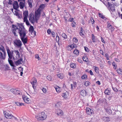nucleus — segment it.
Listing matches in <instances>:
<instances>
[{
    "mask_svg": "<svg viewBox=\"0 0 122 122\" xmlns=\"http://www.w3.org/2000/svg\"><path fill=\"white\" fill-rule=\"evenodd\" d=\"M23 15L24 16L23 20H27V17L28 16V12L27 11H24L23 12Z\"/></svg>",
    "mask_w": 122,
    "mask_h": 122,
    "instance_id": "nucleus-11",
    "label": "nucleus"
},
{
    "mask_svg": "<svg viewBox=\"0 0 122 122\" xmlns=\"http://www.w3.org/2000/svg\"><path fill=\"white\" fill-rule=\"evenodd\" d=\"M104 93L107 95H109L110 94V92L108 89H106L105 90Z\"/></svg>",
    "mask_w": 122,
    "mask_h": 122,
    "instance_id": "nucleus-27",
    "label": "nucleus"
},
{
    "mask_svg": "<svg viewBox=\"0 0 122 122\" xmlns=\"http://www.w3.org/2000/svg\"><path fill=\"white\" fill-rule=\"evenodd\" d=\"M107 27L110 30H111L113 28L112 26L110 24L108 23V22L107 23Z\"/></svg>",
    "mask_w": 122,
    "mask_h": 122,
    "instance_id": "nucleus-29",
    "label": "nucleus"
},
{
    "mask_svg": "<svg viewBox=\"0 0 122 122\" xmlns=\"http://www.w3.org/2000/svg\"><path fill=\"white\" fill-rule=\"evenodd\" d=\"M86 110L87 114L90 115H91L93 112V110L87 107L86 108Z\"/></svg>",
    "mask_w": 122,
    "mask_h": 122,
    "instance_id": "nucleus-10",
    "label": "nucleus"
},
{
    "mask_svg": "<svg viewBox=\"0 0 122 122\" xmlns=\"http://www.w3.org/2000/svg\"><path fill=\"white\" fill-rule=\"evenodd\" d=\"M51 30L49 29L48 30H47V32L49 34H50L51 33Z\"/></svg>",
    "mask_w": 122,
    "mask_h": 122,
    "instance_id": "nucleus-63",
    "label": "nucleus"
},
{
    "mask_svg": "<svg viewBox=\"0 0 122 122\" xmlns=\"http://www.w3.org/2000/svg\"><path fill=\"white\" fill-rule=\"evenodd\" d=\"M13 8L15 10H17L19 8V5L18 2L16 1H15L13 4Z\"/></svg>",
    "mask_w": 122,
    "mask_h": 122,
    "instance_id": "nucleus-13",
    "label": "nucleus"
},
{
    "mask_svg": "<svg viewBox=\"0 0 122 122\" xmlns=\"http://www.w3.org/2000/svg\"><path fill=\"white\" fill-rule=\"evenodd\" d=\"M75 22H73V23L72 24V25L73 27H74L75 26Z\"/></svg>",
    "mask_w": 122,
    "mask_h": 122,
    "instance_id": "nucleus-58",
    "label": "nucleus"
},
{
    "mask_svg": "<svg viewBox=\"0 0 122 122\" xmlns=\"http://www.w3.org/2000/svg\"><path fill=\"white\" fill-rule=\"evenodd\" d=\"M70 66L71 68H74L76 67L74 63L71 64Z\"/></svg>",
    "mask_w": 122,
    "mask_h": 122,
    "instance_id": "nucleus-43",
    "label": "nucleus"
},
{
    "mask_svg": "<svg viewBox=\"0 0 122 122\" xmlns=\"http://www.w3.org/2000/svg\"><path fill=\"white\" fill-rule=\"evenodd\" d=\"M84 30H83L82 28H81V30L80 32V34L82 36H84Z\"/></svg>",
    "mask_w": 122,
    "mask_h": 122,
    "instance_id": "nucleus-24",
    "label": "nucleus"
},
{
    "mask_svg": "<svg viewBox=\"0 0 122 122\" xmlns=\"http://www.w3.org/2000/svg\"><path fill=\"white\" fill-rule=\"evenodd\" d=\"M17 24L19 27V33L20 37H25L26 34L27 33V31L22 24L18 23Z\"/></svg>",
    "mask_w": 122,
    "mask_h": 122,
    "instance_id": "nucleus-2",
    "label": "nucleus"
},
{
    "mask_svg": "<svg viewBox=\"0 0 122 122\" xmlns=\"http://www.w3.org/2000/svg\"><path fill=\"white\" fill-rule=\"evenodd\" d=\"M99 16L100 17H101L102 18V19H104V16L101 14H99Z\"/></svg>",
    "mask_w": 122,
    "mask_h": 122,
    "instance_id": "nucleus-48",
    "label": "nucleus"
},
{
    "mask_svg": "<svg viewBox=\"0 0 122 122\" xmlns=\"http://www.w3.org/2000/svg\"><path fill=\"white\" fill-rule=\"evenodd\" d=\"M96 83L98 85H100V81H98L96 82Z\"/></svg>",
    "mask_w": 122,
    "mask_h": 122,
    "instance_id": "nucleus-62",
    "label": "nucleus"
},
{
    "mask_svg": "<svg viewBox=\"0 0 122 122\" xmlns=\"http://www.w3.org/2000/svg\"><path fill=\"white\" fill-rule=\"evenodd\" d=\"M36 32L34 30L33 27L31 25V34L32 35L31 37H34L36 35Z\"/></svg>",
    "mask_w": 122,
    "mask_h": 122,
    "instance_id": "nucleus-8",
    "label": "nucleus"
},
{
    "mask_svg": "<svg viewBox=\"0 0 122 122\" xmlns=\"http://www.w3.org/2000/svg\"><path fill=\"white\" fill-rule=\"evenodd\" d=\"M79 53V51L77 49H75L73 51L74 53L76 55H78Z\"/></svg>",
    "mask_w": 122,
    "mask_h": 122,
    "instance_id": "nucleus-35",
    "label": "nucleus"
},
{
    "mask_svg": "<svg viewBox=\"0 0 122 122\" xmlns=\"http://www.w3.org/2000/svg\"><path fill=\"white\" fill-rule=\"evenodd\" d=\"M8 61L10 64L11 66H13V67L15 66L14 65L13 62L12 60H9V59H8ZM13 69H15V68H14V67H13Z\"/></svg>",
    "mask_w": 122,
    "mask_h": 122,
    "instance_id": "nucleus-17",
    "label": "nucleus"
},
{
    "mask_svg": "<svg viewBox=\"0 0 122 122\" xmlns=\"http://www.w3.org/2000/svg\"><path fill=\"white\" fill-rule=\"evenodd\" d=\"M15 14L16 15H19V13L16 10L15 11Z\"/></svg>",
    "mask_w": 122,
    "mask_h": 122,
    "instance_id": "nucleus-53",
    "label": "nucleus"
},
{
    "mask_svg": "<svg viewBox=\"0 0 122 122\" xmlns=\"http://www.w3.org/2000/svg\"><path fill=\"white\" fill-rule=\"evenodd\" d=\"M58 76L61 79H62L63 77V74H58Z\"/></svg>",
    "mask_w": 122,
    "mask_h": 122,
    "instance_id": "nucleus-37",
    "label": "nucleus"
},
{
    "mask_svg": "<svg viewBox=\"0 0 122 122\" xmlns=\"http://www.w3.org/2000/svg\"><path fill=\"white\" fill-rule=\"evenodd\" d=\"M90 20H91V22H91V23L92 24H93L94 23V21L93 19V18H91Z\"/></svg>",
    "mask_w": 122,
    "mask_h": 122,
    "instance_id": "nucleus-50",
    "label": "nucleus"
},
{
    "mask_svg": "<svg viewBox=\"0 0 122 122\" xmlns=\"http://www.w3.org/2000/svg\"><path fill=\"white\" fill-rule=\"evenodd\" d=\"M115 60L117 62H120V60L117 58H115Z\"/></svg>",
    "mask_w": 122,
    "mask_h": 122,
    "instance_id": "nucleus-61",
    "label": "nucleus"
},
{
    "mask_svg": "<svg viewBox=\"0 0 122 122\" xmlns=\"http://www.w3.org/2000/svg\"><path fill=\"white\" fill-rule=\"evenodd\" d=\"M69 47H70L71 49H72L74 48H76L77 46L76 44H74L70 45V46H69Z\"/></svg>",
    "mask_w": 122,
    "mask_h": 122,
    "instance_id": "nucleus-31",
    "label": "nucleus"
},
{
    "mask_svg": "<svg viewBox=\"0 0 122 122\" xmlns=\"http://www.w3.org/2000/svg\"><path fill=\"white\" fill-rule=\"evenodd\" d=\"M41 116L42 121L45 120L47 118V116L46 114L44 112H42L41 113Z\"/></svg>",
    "mask_w": 122,
    "mask_h": 122,
    "instance_id": "nucleus-12",
    "label": "nucleus"
},
{
    "mask_svg": "<svg viewBox=\"0 0 122 122\" xmlns=\"http://www.w3.org/2000/svg\"><path fill=\"white\" fill-rule=\"evenodd\" d=\"M73 41L75 43H76L77 42L78 40L77 38H74L73 39Z\"/></svg>",
    "mask_w": 122,
    "mask_h": 122,
    "instance_id": "nucleus-47",
    "label": "nucleus"
},
{
    "mask_svg": "<svg viewBox=\"0 0 122 122\" xmlns=\"http://www.w3.org/2000/svg\"><path fill=\"white\" fill-rule=\"evenodd\" d=\"M22 61V59H20L16 61L15 62L16 65V66H18L21 63V61Z\"/></svg>",
    "mask_w": 122,
    "mask_h": 122,
    "instance_id": "nucleus-20",
    "label": "nucleus"
},
{
    "mask_svg": "<svg viewBox=\"0 0 122 122\" xmlns=\"http://www.w3.org/2000/svg\"><path fill=\"white\" fill-rule=\"evenodd\" d=\"M117 72L119 74L121 75H122V70L120 69V68L117 69Z\"/></svg>",
    "mask_w": 122,
    "mask_h": 122,
    "instance_id": "nucleus-28",
    "label": "nucleus"
},
{
    "mask_svg": "<svg viewBox=\"0 0 122 122\" xmlns=\"http://www.w3.org/2000/svg\"><path fill=\"white\" fill-rule=\"evenodd\" d=\"M106 111L108 114L112 113V111L110 107H108Z\"/></svg>",
    "mask_w": 122,
    "mask_h": 122,
    "instance_id": "nucleus-23",
    "label": "nucleus"
},
{
    "mask_svg": "<svg viewBox=\"0 0 122 122\" xmlns=\"http://www.w3.org/2000/svg\"><path fill=\"white\" fill-rule=\"evenodd\" d=\"M85 48V50L86 52H88L89 51V49L87 48L86 47H84Z\"/></svg>",
    "mask_w": 122,
    "mask_h": 122,
    "instance_id": "nucleus-52",
    "label": "nucleus"
},
{
    "mask_svg": "<svg viewBox=\"0 0 122 122\" xmlns=\"http://www.w3.org/2000/svg\"><path fill=\"white\" fill-rule=\"evenodd\" d=\"M5 49L7 51L9 58L10 59H12V58L14 59V56L13 54V51H11L9 48L7 46H6Z\"/></svg>",
    "mask_w": 122,
    "mask_h": 122,
    "instance_id": "nucleus-3",
    "label": "nucleus"
},
{
    "mask_svg": "<svg viewBox=\"0 0 122 122\" xmlns=\"http://www.w3.org/2000/svg\"><path fill=\"white\" fill-rule=\"evenodd\" d=\"M14 43L15 45H16L19 48L21 49V47L22 43L21 41L19 40L16 39L14 41Z\"/></svg>",
    "mask_w": 122,
    "mask_h": 122,
    "instance_id": "nucleus-4",
    "label": "nucleus"
},
{
    "mask_svg": "<svg viewBox=\"0 0 122 122\" xmlns=\"http://www.w3.org/2000/svg\"><path fill=\"white\" fill-rule=\"evenodd\" d=\"M19 70H20V75L22 76V75L23 73L22 71L23 70V68L22 67H19L18 68Z\"/></svg>",
    "mask_w": 122,
    "mask_h": 122,
    "instance_id": "nucleus-26",
    "label": "nucleus"
},
{
    "mask_svg": "<svg viewBox=\"0 0 122 122\" xmlns=\"http://www.w3.org/2000/svg\"><path fill=\"white\" fill-rule=\"evenodd\" d=\"M80 93L81 95L83 96H85L87 94L86 92L84 90H83L81 91Z\"/></svg>",
    "mask_w": 122,
    "mask_h": 122,
    "instance_id": "nucleus-18",
    "label": "nucleus"
},
{
    "mask_svg": "<svg viewBox=\"0 0 122 122\" xmlns=\"http://www.w3.org/2000/svg\"><path fill=\"white\" fill-rule=\"evenodd\" d=\"M15 103L17 106H20L25 105L24 103H20L18 102H16Z\"/></svg>",
    "mask_w": 122,
    "mask_h": 122,
    "instance_id": "nucleus-22",
    "label": "nucleus"
},
{
    "mask_svg": "<svg viewBox=\"0 0 122 122\" xmlns=\"http://www.w3.org/2000/svg\"><path fill=\"white\" fill-rule=\"evenodd\" d=\"M56 113L58 116H62L63 114V111L60 109H58L57 110Z\"/></svg>",
    "mask_w": 122,
    "mask_h": 122,
    "instance_id": "nucleus-9",
    "label": "nucleus"
},
{
    "mask_svg": "<svg viewBox=\"0 0 122 122\" xmlns=\"http://www.w3.org/2000/svg\"><path fill=\"white\" fill-rule=\"evenodd\" d=\"M92 41L94 42H96V41L95 39V36L93 34H92Z\"/></svg>",
    "mask_w": 122,
    "mask_h": 122,
    "instance_id": "nucleus-33",
    "label": "nucleus"
},
{
    "mask_svg": "<svg viewBox=\"0 0 122 122\" xmlns=\"http://www.w3.org/2000/svg\"><path fill=\"white\" fill-rule=\"evenodd\" d=\"M60 104V102H58L56 103L55 106H56L58 107L59 106Z\"/></svg>",
    "mask_w": 122,
    "mask_h": 122,
    "instance_id": "nucleus-54",
    "label": "nucleus"
},
{
    "mask_svg": "<svg viewBox=\"0 0 122 122\" xmlns=\"http://www.w3.org/2000/svg\"><path fill=\"white\" fill-rule=\"evenodd\" d=\"M51 35L52 36L55 37V33L54 32H52L51 33Z\"/></svg>",
    "mask_w": 122,
    "mask_h": 122,
    "instance_id": "nucleus-57",
    "label": "nucleus"
},
{
    "mask_svg": "<svg viewBox=\"0 0 122 122\" xmlns=\"http://www.w3.org/2000/svg\"><path fill=\"white\" fill-rule=\"evenodd\" d=\"M83 59L84 61L87 62L88 61V59L86 56H84L83 57Z\"/></svg>",
    "mask_w": 122,
    "mask_h": 122,
    "instance_id": "nucleus-32",
    "label": "nucleus"
},
{
    "mask_svg": "<svg viewBox=\"0 0 122 122\" xmlns=\"http://www.w3.org/2000/svg\"><path fill=\"white\" fill-rule=\"evenodd\" d=\"M112 88L113 90L116 92H117L118 91V90L117 89V88H116V87H112Z\"/></svg>",
    "mask_w": 122,
    "mask_h": 122,
    "instance_id": "nucleus-49",
    "label": "nucleus"
},
{
    "mask_svg": "<svg viewBox=\"0 0 122 122\" xmlns=\"http://www.w3.org/2000/svg\"><path fill=\"white\" fill-rule=\"evenodd\" d=\"M45 5L44 4H41L38 10L35 11V17H33V20H31V23H33L35 22L37 23V20L39 19L41 16V9L40 8L43 9L45 7Z\"/></svg>",
    "mask_w": 122,
    "mask_h": 122,
    "instance_id": "nucleus-1",
    "label": "nucleus"
},
{
    "mask_svg": "<svg viewBox=\"0 0 122 122\" xmlns=\"http://www.w3.org/2000/svg\"><path fill=\"white\" fill-rule=\"evenodd\" d=\"M20 38L24 44L27 43V40L26 38H25V37H20Z\"/></svg>",
    "mask_w": 122,
    "mask_h": 122,
    "instance_id": "nucleus-21",
    "label": "nucleus"
},
{
    "mask_svg": "<svg viewBox=\"0 0 122 122\" xmlns=\"http://www.w3.org/2000/svg\"><path fill=\"white\" fill-rule=\"evenodd\" d=\"M73 18H70L69 19L68 21L70 22H72L73 21Z\"/></svg>",
    "mask_w": 122,
    "mask_h": 122,
    "instance_id": "nucleus-56",
    "label": "nucleus"
},
{
    "mask_svg": "<svg viewBox=\"0 0 122 122\" xmlns=\"http://www.w3.org/2000/svg\"><path fill=\"white\" fill-rule=\"evenodd\" d=\"M32 83H31L32 84V87L34 89H35L36 88V84L37 81L35 78H33L32 79Z\"/></svg>",
    "mask_w": 122,
    "mask_h": 122,
    "instance_id": "nucleus-7",
    "label": "nucleus"
},
{
    "mask_svg": "<svg viewBox=\"0 0 122 122\" xmlns=\"http://www.w3.org/2000/svg\"><path fill=\"white\" fill-rule=\"evenodd\" d=\"M105 56L107 58V60H109V59L108 58V55L106 53L105 55Z\"/></svg>",
    "mask_w": 122,
    "mask_h": 122,
    "instance_id": "nucleus-59",
    "label": "nucleus"
},
{
    "mask_svg": "<svg viewBox=\"0 0 122 122\" xmlns=\"http://www.w3.org/2000/svg\"><path fill=\"white\" fill-rule=\"evenodd\" d=\"M62 96L64 98H66L68 97V93L67 92H64L62 93Z\"/></svg>",
    "mask_w": 122,
    "mask_h": 122,
    "instance_id": "nucleus-16",
    "label": "nucleus"
},
{
    "mask_svg": "<svg viewBox=\"0 0 122 122\" xmlns=\"http://www.w3.org/2000/svg\"><path fill=\"white\" fill-rule=\"evenodd\" d=\"M87 76L86 75H84L82 76L81 78L82 79H84L86 78Z\"/></svg>",
    "mask_w": 122,
    "mask_h": 122,
    "instance_id": "nucleus-45",
    "label": "nucleus"
},
{
    "mask_svg": "<svg viewBox=\"0 0 122 122\" xmlns=\"http://www.w3.org/2000/svg\"><path fill=\"white\" fill-rule=\"evenodd\" d=\"M113 65L114 66V67L115 69H116V65L115 64L114 62H113L112 63Z\"/></svg>",
    "mask_w": 122,
    "mask_h": 122,
    "instance_id": "nucleus-51",
    "label": "nucleus"
},
{
    "mask_svg": "<svg viewBox=\"0 0 122 122\" xmlns=\"http://www.w3.org/2000/svg\"><path fill=\"white\" fill-rule=\"evenodd\" d=\"M78 61L80 63H82V61L80 59L78 58Z\"/></svg>",
    "mask_w": 122,
    "mask_h": 122,
    "instance_id": "nucleus-55",
    "label": "nucleus"
},
{
    "mask_svg": "<svg viewBox=\"0 0 122 122\" xmlns=\"http://www.w3.org/2000/svg\"><path fill=\"white\" fill-rule=\"evenodd\" d=\"M59 40L60 39L59 36H57L56 37V40L58 42V45H59Z\"/></svg>",
    "mask_w": 122,
    "mask_h": 122,
    "instance_id": "nucleus-36",
    "label": "nucleus"
},
{
    "mask_svg": "<svg viewBox=\"0 0 122 122\" xmlns=\"http://www.w3.org/2000/svg\"><path fill=\"white\" fill-rule=\"evenodd\" d=\"M55 89L56 91L58 92H60L61 89L60 87H59L58 86L57 87H56L55 88Z\"/></svg>",
    "mask_w": 122,
    "mask_h": 122,
    "instance_id": "nucleus-38",
    "label": "nucleus"
},
{
    "mask_svg": "<svg viewBox=\"0 0 122 122\" xmlns=\"http://www.w3.org/2000/svg\"><path fill=\"white\" fill-rule=\"evenodd\" d=\"M10 91L11 92H12L14 94H15L17 92V90H16L15 89H12L10 90Z\"/></svg>",
    "mask_w": 122,
    "mask_h": 122,
    "instance_id": "nucleus-34",
    "label": "nucleus"
},
{
    "mask_svg": "<svg viewBox=\"0 0 122 122\" xmlns=\"http://www.w3.org/2000/svg\"><path fill=\"white\" fill-rule=\"evenodd\" d=\"M42 90L43 92L44 93H45L46 92V89L44 87L42 88Z\"/></svg>",
    "mask_w": 122,
    "mask_h": 122,
    "instance_id": "nucleus-46",
    "label": "nucleus"
},
{
    "mask_svg": "<svg viewBox=\"0 0 122 122\" xmlns=\"http://www.w3.org/2000/svg\"><path fill=\"white\" fill-rule=\"evenodd\" d=\"M47 79L49 81H51L52 79V77L51 76L48 75L47 77Z\"/></svg>",
    "mask_w": 122,
    "mask_h": 122,
    "instance_id": "nucleus-40",
    "label": "nucleus"
},
{
    "mask_svg": "<svg viewBox=\"0 0 122 122\" xmlns=\"http://www.w3.org/2000/svg\"><path fill=\"white\" fill-rule=\"evenodd\" d=\"M22 98L25 102L27 103H30V99L27 97L25 95H23Z\"/></svg>",
    "mask_w": 122,
    "mask_h": 122,
    "instance_id": "nucleus-6",
    "label": "nucleus"
},
{
    "mask_svg": "<svg viewBox=\"0 0 122 122\" xmlns=\"http://www.w3.org/2000/svg\"><path fill=\"white\" fill-rule=\"evenodd\" d=\"M102 120L105 121L109 122L110 121V119L108 117H104L102 118Z\"/></svg>",
    "mask_w": 122,
    "mask_h": 122,
    "instance_id": "nucleus-19",
    "label": "nucleus"
},
{
    "mask_svg": "<svg viewBox=\"0 0 122 122\" xmlns=\"http://www.w3.org/2000/svg\"><path fill=\"white\" fill-rule=\"evenodd\" d=\"M0 50L2 51L3 52H6L4 47L2 45H1V48H0Z\"/></svg>",
    "mask_w": 122,
    "mask_h": 122,
    "instance_id": "nucleus-30",
    "label": "nucleus"
},
{
    "mask_svg": "<svg viewBox=\"0 0 122 122\" xmlns=\"http://www.w3.org/2000/svg\"><path fill=\"white\" fill-rule=\"evenodd\" d=\"M41 113L37 114L36 116V118L39 121H42Z\"/></svg>",
    "mask_w": 122,
    "mask_h": 122,
    "instance_id": "nucleus-14",
    "label": "nucleus"
},
{
    "mask_svg": "<svg viewBox=\"0 0 122 122\" xmlns=\"http://www.w3.org/2000/svg\"><path fill=\"white\" fill-rule=\"evenodd\" d=\"M12 1L11 0H9V2H8V4L9 5H11L12 4Z\"/></svg>",
    "mask_w": 122,
    "mask_h": 122,
    "instance_id": "nucleus-60",
    "label": "nucleus"
},
{
    "mask_svg": "<svg viewBox=\"0 0 122 122\" xmlns=\"http://www.w3.org/2000/svg\"><path fill=\"white\" fill-rule=\"evenodd\" d=\"M90 84V83L89 82V81H86L85 82L84 84L85 86H88Z\"/></svg>",
    "mask_w": 122,
    "mask_h": 122,
    "instance_id": "nucleus-44",
    "label": "nucleus"
},
{
    "mask_svg": "<svg viewBox=\"0 0 122 122\" xmlns=\"http://www.w3.org/2000/svg\"><path fill=\"white\" fill-rule=\"evenodd\" d=\"M24 20V22H25L26 24L27 25H30V23L29 22L28 20L27 19V20Z\"/></svg>",
    "mask_w": 122,
    "mask_h": 122,
    "instance_id": "nucleus-39",
    "label": "nucleus"
},
{
    "mask_svg": "<svg viewBox=\"0 0 122 122\" xmlns=\"http://www.w3.org/2000/svg\"><path fill=\"white\" fill-rule=\"evenodd\" d=\"M25 1H20L19 4V5L20 8L21 9H22L25 6Z\"/></svg>",
    "mask_w": 122,
    "mask_h": 122,
    "instance_id": "nucleus-15",
    "label": "nucleus"
},
{
    "mask_svg": "<svg viewBox=\"0 0 122 122\" xmlns=\"http://www.w3.org/2000/svg\"><path fill=\"white\" fill-rule=\"evenodd\" d=\"M89 72H90V74L92 75H93V72H92V71L91 70H90L89 71Z\"/></svg>",
    "mask_w": 122,
    "mask_h": 122,
    "instance_id": "nucleus-64",
    "label": "nucleus"
},
{
    "mask_svg": "<svg viewBox=\"0 0 122 122\" xmlns=\"http://www.w3.org/2000/svg\"><path fill=\"white\" fill-rule=\"evenodd\" d=\"M4 114L6 118L7 119H11L12 117H14L12 115L9 113L8 112L6 111L4 112Z\"/></svg>",
    "mask_w": 122,
    "mask_h": 122,
    "instance_id": "nucleus-5",
    "label": "nucleus"
},
{
    "mask_svg": "<svg viewBox=\"0 0 122 122\" xmlns=\"http://www.w3.org/2000/svg\"><path fill=\"white\" fill-rule=\"evenodd\" d=\"M14 52L18 57H20V53L17 50H15Z\"/></svg>",
    "mask_w": 122,
    "mask_h": 122,
    "instance_id": "nucleus-25",
    "label": "nucleus"
},
{
    "mask_svg": "<svg viewBox=\"0 0 122 122\" xmlns=\"http://www.w3.org/2000/svg\"><path fill=\"white\" fill-rule=\"evenodd\" d=\"M62 36L64 38H66L67 37V36L65 33H63L62 34Z\"/></svg>",
    "mask_w": 122,
    "mask_h": 122,
    "instance_id": "nucleus-42",
    "label": "nucleus"
},
{
    "mask_svg": "<svg viewBox=\"0 0 122 122\" xmlns=\"http://www.w3.org/2000/svg\"><path fill=\"white\" fill-rule=\"evenodd\" d=\"M94 69L95 71L97 73H98V71H99V69L96 66L94 67Z\"/></svg>",
    "mask_w": 122,
    "mask_h": 122,
    "instance_id": "nucleus-41",
    "label": "nucleus"
}]
</instances>
